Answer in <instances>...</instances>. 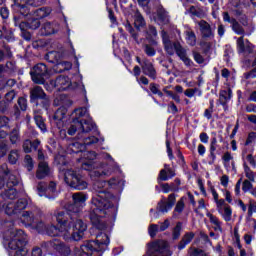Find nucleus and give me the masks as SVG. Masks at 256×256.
<instances>
[{
	"label": "nucleus",
	"mask_w": 256,
	"mask_h": 256,
	"mask_svg": "<svg viewBox=\"0 0 256 256\" xmlns=\"http://www.w3.org/2000/svg\"><path fill=\"white\" fill-rule=\"evenodd\" d=\"M64 181L66 185L72 187V189H77L78 191H83L87 189V183L77 172L73 169H68L64 172Z\"/></svg>",
	"instance_id": "1a4fd4ad"
},
{
	"label": "nucleus",
	"mask_w": 256,
	"mask_h": 256,
	"mask_svg": "<svg viewBox=\"0 0 256 256\" xmlns=\"http://www.w3.org/2000/svg\"><path fill=\"white\" fill-rule=\"evenodd\" d=\"M63 57V54L58 51H50L45 55L46 61H49V63H59Z\"/></svg>",
	"instance_id": "c756f323"
},
{
	"label": "nucleus",
	"mask_w": 256,
	"mask_h": 256,
	"mask_svg": "<svg viewBox=\"0 0 256 256\" xmlns=\"http://www.w3.org/2000/svg\"><path fill=\"white\" fill-rule=\"evenodd\" d=\"M159 225L157 224H152L149 226L148 228V233L150 235V237H155L157 235V233H159Z\"/></svg>",
	"instance_id": "3c124183"
},
{
	"label": "nucleus",
	"mask_w": 256,
	"mask_h": 256,
	"mask_svg": "<svg viewBox=\"0 0 256 256\" xmlns=\"http://www.w3.org/2000/svg\"><path fill=\"white\" fill-rule=\"evenodd\" d=\"M198 25L200 27L202 37L206 39H211L213 37V31H211V26L209 23H207L205 20H201Z\"/></svg>",
	"instance_id": "b1692460"
},
{
	"label": "nucleus",
	"mask_w": 256,
	"mask_h": 256,
	"mask_svg": "<svg viewBox=\"0 0 256 256\" xmlns=\"http://www.w3.org/2000/svg\"><path fill=\"white\" fill-rule=\"evenodd\" d=\"M20 219L25 225H33L36 221L35 213L31 211H25L21 214Z\"/></svg>",
	"instance_id": "c85d7f7f"
},
{
	"label": "nucleus",
	"mask_w": 256,
	"mask_h": 256,
	"mask_svg": "<svg viewBox=\"0 0 256 256\" xmlns=\"http://www.w3.org/2000/svg\"><path fill=\"white\" fill-rule=\"evenodd\" d=\"M134 26L136 29H142V27H145V19L139 12H136L134 15Z\"/></svg>",
	"instance_id": "e433bc0d"
},
{
	"label": "nucleus",
	"mask_w": 256,
	"mask_h": 256,
	"mask_svg": "<svg viewBox=\"0 0 256 256\" xmlns=\"http://www.w3.org/2000/svg\"><path fill=\"white\" fill-rule=\"evenodd\" d=\"M222 161L225 169L229 171V169H235V161L233 160V155L231 152H225L222 156Z\"/></svg>",
	"instance_id": "bb28decb"
},
{
	"label": "nucleus",
	"mask_w": 256,
	"mask_h": 256,
	"mask_svg": "<svg viewBox=\"0 0 256 256\" xmlns=\"http://www.w3.org/2000/svg\"><path fill=\"white\" fill-rule=\"evenodd\" d=\"M155 21L158 23V25H165L169 21V15L167 14V11H165L163 8H160L158 10L157 18Z\"/></svg>",
	"instance_id": "7c9ffc66"
},
{
	"label": "nucleus",
	"mask_w": 256,
	"mask_h": 256,
	"mask_svg": "<svg viewBox=\"0 0 256 256\" xmlns=\"http://www.w3.org/2000/svg\"><path fill=\"white\" fill-rule=\"evenodd\" d=\"M51 15V8L42 7L34 11H27L25 14H21L22 17H25L26 22H19V18L14 16L15 25H19L21 31L25 29H39L41 27V22L39 19H45Z\"/></svg>",
	"instance_id": "423d86ee"
},
{
	"label": "nucleus",
	"mask_w": 256,
	"mask_h": 256,
	"mask_svg": "<svg viewBox=\"0 0 256 256\" xmlns=\"http://www.w3.org/2000/svg\"><path fill=\"white\" fill-rule=\"evenodd\" d=\"M126 31H129L130 35H132L133 39L136 41V43H139V40H137V34H135V30L133 29V26H131V23L126 22L124 24Z\"/></svg>",
	"instance_id": "de8ad7c7"
},
{
	"label": "nucleus",
	"mask_w": 256,
	"mask_h": 256,
	"mask_svg": "<svg viewBox=\"0 0 256 256\" xmlns=\"http://www.w3.org/2000/svg\"><path fill=\"white\" fill-rule=\"evenodd\" d=\"M206 216L208 217L210 223L214 225V231H219V233H223V222L217 218V216L211 214V212H207Z\"/></svg>",
	"instance_id": "393cba45"
},
{
	"label": "nucleus",
	"mask_w": 256,
	"mask_h": 256,
	"mask_svg": "<svg viewBox=\"0 0 256 256\" xmlns=\"http://www.w3.org/2000/svg\"><path fill=\"white\" fill-rule=\"evenodd\" d=\"M54 217H55L59 227L57 228V226L51 225L50 227H46L45 232L50 237H62L63 238V227L66 228V226H65V212L60 211V212L54 214Z\"/></svg>",
	"instance_id": "2eb2a0df"
},
{
	"label": "nucleus",
	"mask_w": 256,
	"mask_h": 256,
	"mask_svg": "<svg viewBox=\"0 0 256 256\" xmlns=\"http://www.w3.org/2000/svg\"><path fill=\"white\" fill-rule=\"evenodd\" d=\"M87 199L89 197L83 192H77L72 195L73 203L67 206V211L65 213H70V215H77L87 205Z\"/></svg>",
	"instance_id": "9b49d317"
},
{
	"label": "nucleus",
	"mask_w": 256,
	"mask_h": 256,
	"mask_svg": "<svg viewBox=\"0 0 256 256\" xmlns=\"http://www.w3.org/2000/svg\"><path fill=\"white\" fill-rule=\"evenodd\" d=\"M50 86L56 91H67L71 87V80L67 76H59L57 79L50 81Z\"/></svg>",
	"instance_id": "dca6fc26"
},
{
	"label": "nucleus",
	"mask_w": 256,
	"mask_h": 256,
	"mask_svg": "<svg viewBox=\"0 0 256 256\" xmlns=\"http://www.w3.org/2000/svg\"><path fill=\"white\" fill-rule=\"evenodd\" d=\"M146 39L151 45L157 46V29L153 26H149L146 30Z\"/></svg>",
	"instance_id": "a878e982"
},
{
	"label": "nucleus",
	"mask_w": 256,
	"mask_h": 256,
	"mask_svg": "<svg viewBox=\"0 0 256 256\" xmlns=\"http://www.w3.org/2000/svg\"><path fill=\"white\" fill-rule=\"evenodd\" d=\"M219 147V145L217 144V138L213 137L210 140V151H217V148Z\"/></svg>",
	"instance_id": "774afa93"
},
{
	"label": "nucleus",
	"mask_w": 256,
	"mask_h": 256,
	"mask_svg": "<svg viewBox=\"0 0 256 256\" xmlns=\"http://www.w3.org/2000/svg\"><path fill=\"white\" fill-rule=\"evenodd\" d=\"M157 210L159 211V213H169V211H171V208H169L167 201L162 200L158 203Z\"/></svg>",
	"instance_id": "58836bf2"
},
{
	"label": "nucleus",
	"mask_w": 256,
	"mask_h": 256,
	"mask_svg": "<svg viewBox=\"0 0 256 256\" xmlns=\"http://www.w3.org/2000/svg\"><path fill=\"white\" fill-rule=\"evenodd\" d=\"M5 57H12L11 50L9 47H4L2 50H0V61H3Z\"/></svg>",
	"instance_id": "603ef678"
},
{
	"label": "nucleus",
	"mask_w": 256,
	"mask_h": 256,
	"mask_svg": "<svg viewBox=\"0 0 256 256\" xmlns=\"http://www.w3.org/2000/svg\"><path fill=\"white\" fill-rule=\"evenodd\" d=\"M143 256H171L169 243L165 240H158L148 244V250Z\"/></svg>",
	"instance_id": "9d476101"
},
{
	"label": "nucleus",
	"mask_w": 256,
	"mask_h": 256,
	"mask_svg": "<svg viewBox=\"0 0 256 256\" xmlns=\"http://www.w3.org/2000/svg\"><path fill=\"white\" fill-rule=\"evenodd\" d=\"M84 159H86V162H83L82 169L85 171H93L95 169V159L97 158V153L95 152H84Z\"/></svg>",
	"instance_id": "a211bd4d"
},
{
	"label": "nucleus",
	"mask_w": 256,
	"mask_h": 256,
	"mask_svg": "<svg viewBox=\"0 0 256 256\" xmlns=\"http://www.w3.org/2000/svg\"><path fill=\"white\" fill-rule=\"evenodd\" d=\"M175 194H170L168 196V201L166 202L168 205V209H173V205H175Z\"/></svg>",
	"instance_id": "69168bd1"
},
{
	"label": "nucleus",
	"mask_w": 256,
	"mask_h": 256,
	"mask_svg": "<svg viewBox=\"0 0 256 256\" xmlns=\"http://www.w3.org/2000/svg\"><path fill=\"white\" fill-rule=\"evenodd\" d=\"M105 185H107V182H96L94 184V191L97 193L92 197L90 206V221L99 231H105L107 229V224L101 218L115 213V206H113L111 194L99 190L105 187Z\"/></svg>",
	"instance_id": "f03ea898"
},
{
	"label": "nucleus",
	"mask_w": 256,
	"mask_h": 256,
	"mask_svg": "<svg viewBox=\"0 0 256 256\" xmlns=\"http://www.w3.org/2000/svg\"><path fill=\"white\" fill-rule=\"evenodd\" d=\"M37 191H38V195L40 197H43V195L45 194V191H47V183L39 182L37 185Z\"/></svg>",
	"instance_id": "8fccbe9b"
},
{
	"label": "nucleus",
	"mask_w": 256,
	"mask_h": 256,
	"mask_svg": "<svg viewBox=\"0 0 256 256\" xmlns=\"http://www.w3.org/2000/svg\"><path fill=\"white\" fill-rule=\"evenodd\" d=\"M193 237H195V234H193V232L186 233L182 240L180 241L178 249L180 251L181 249H185V247H187V245H189V243L193 241Z\"/></svg>",
	"instance_id": "473e14b6"
},
{
	"label": "nucleus",
	"mask_w": 256,
	"mask_h": 256,
	"mask_svg": "<svg viewBox=\"0 0 256 256\" xmlns=\"http://www.w3.org/2000/svg\"><path fill=\"white\" fill-rule=\"evenodd\" d=\"M109 235L101 232L97 234L96 241L85 242L82 246L74 249V256H89L93 253H99L105 251L109 246Z\"/></svg>",
	"instance_id": "0eeeda50"
},
{
	"label": "nucleus",
	"mask_w": 256,
	"mask_h": 256,
	"mask_svg": "<svg viewBox=\"0 0 256 256\" xmlns=\"http://www.w3.org/2000/svg\"><path fill=\"white\" fill-rule=\"evenodd\" d=\"M73 115H75L74 121H79L81 117L89 116V110L87 109V107H80L74 110Z\"/></svg>",
	"instance_id": "72a5a7b5"
},
{
	"label": "nucleus",
	"mask_w": 256,
	"mask_h": 256,
	"mask_svg": "<svg viewBox=\"0 0 256 256\" xmlns=\"http://www.w3.org/2000/svg\"><path fill=\"white\" fill-rule=\"evenodd\" d=\"M31 97H45V91L40 86H35L31 90Z\"/></svg>",
	"instance_id": "a19ab883"
},
{
	"label": "nucleus",
	"mask_w": 256,
	"mask_h": 256,
	"mask_svg": "<svg viewBox=\"0 0 256 256\" xmlns=\"http://www.w3.org/2000/svg\"><path fill=\"white\" fill-rule=\"evenodd\" d=\"M55 107H60L54 114L55 121H63L67 115V107L73 105V101L69 97H56L54 99Z\"/></svg>",
	"instance_id": "f8f14e48"
},
{
	"label": "nucleus",
	"mask_w": 256,
	"mask_h": 256,
	"mask_svg": "<svg viewBox=\"0 0 256 256\" xmlns=\"http://www.w3.org/2000/svg\"><path fill=\"white\" fill-rule=\"evenodd\" d=\"M31 227H34V229L38 230V233H45L47 230V226L43 222H38L37 220L34 221V223L31 225Z\"/></svg>",
	"instance_id": "79ce46f5"
},
{
	"label": "nucleus",
	"mask_w": 256,
	"mask_h": 256,
	"mask_svg": "<svg viewBox=\"0 0 256 256\" xmlns=\"http://www.w3.org/2000/svg\"><path fill=\"white\" fill-rule=\"evenodd\" d=\"M181 229H182V224L181 222H178L175 226V228L173 229V239H179V237H181Z\"/></svg>",
	"instance_id": "49530a36"
},
{
	"label": "nucleus",
	"mask_w": 256,
	"mask_h": 256,
	"mask_svg": "<svg viewBox=\"0 0 256 256\" xmlns=\"http://www.w3.org/2000/svg\"><path fill=\"white\" fill-rule=\"evenodd\" d=\"M189 12L194 15L195 17H201V15H203V13L201 12V10L195 6H191L189 8Z\"/></svg>",
	"instance_id": "e2e57ef3"
},
{
	"label": "nucleus",
	"mask_w": 256,
	"mask_h": 256,
	"mask_svg": "<svg viewBox=\"0 0 256 256\" xmlns=\"http://www.w3.org/2000/svg\"><path fill=\"white\" fill-rule=\"evenodd\" d=\"M34 121H35L37 127H39V129L41 131H43V132L47 131V127L45 126V121H43V117L35 116Z\"/></svg>",
	"instance_id": "37998d69"
},
{
	"label": "nucleus",
	"mask_w": 256,
	"mask_h": 256,
	"mask_svg": "<svg viewBox=\"0 0 256 256\" xmlns=\"http://www.w3.org/2000/svg\"><path fill=\"white\" fill-rule=\"evenodd\" d=\"M237 49H238V52L240 53H245V51L247 53H251V51L255 49V46L251 44L249 41L243 40V37H240L237 39Z\"/></svg>",
	"instance_id": "aec40b11"
},
{
	"label": "nucleus",
	"mask_w": 256,
	"mask_h": 256,
	"mask_svg": "<svg viewBox=\"0 0 256 256\" xmlns=\"http://www.w3.org/2000/svg\"><path fill=\"white\" fill-rule=\"evenodd\" d=\"M219 215H221L224 221L229 223V221H231L233 217V210L231 209V206H225L224 209L222 210V213H219Z\"/></svg>",
	"instance_id": "f704fd0d"
},
{
	"label": "nucleus",
	"mask_w": 256,
	"mask_h": 256,
	"mask_svg": "<svg viewBox=\"0 0 256 256\" xmlns=\"http://www.w3.org/2000/svg\"><path fill=\"white\" fill-rule=\"evenodd\" d=\"M144 52L146 53V55H148V57H155V55L157 53L155 48L149 44H146L144 46Z\"/></svg>",
	"instance_id": "c03bdc74"
},
{
	"label": "nucleus",
	"mask_w": 256,
	"mask_h": 256,
	"mask_svg": "<svg viewBox=\"0 0 256 256\" xmlns=\"http://www.w3.org/2000/svg\"><path fill=\"white\" fill-rule=\"evenodd\" d=\"M251 189H253V184L249 180H245L242 184V191L244 193H251Z\"/></svg>",
	"instance_id": "6e6d98bb"
},
{
	"label": "nucleus",
	"mask_w": 256,
	"mask_h": 256,
	"mask_svg": "<svg viewBox=\"0 0 256 256\" xmlns=\"http://www.w3.org/2000/svg\"><path fill=\"white\" fill-rule=\"evenodd\" d=\"M204 117H206V119L213 117V100L210 101V108L204 111Z\"/></svg>",
	"instance_id": "052dcab7"
},
{
	"label": "nucleus",
	"mask_w": 256,
	"mask_h": 256,
	"mask_svg": "<svg viewBox=\"0 0 256 256\" xmlns=\"http://www.w3.org/2000/svg\"><path fill=\"white\" fill-rule=\"evenodd\" d=\"M8 161L12 165H15V163H17V161H19V151H17V150L10 151V153L8 155Z\"/></svg>",
	"instance_id": "ea45409f"
},
{
	"label": "nucleus",
	"mask_w": 256,
	"mask_h": 256,
	"mask_svg": "<svg viewBox=\"0 0 256 256\" xmlns=\"http://www.w3.org/2000/svg\"><path fill=\"white\" fill-rule=\"evenodd\" d=\"M19 185V178L14 174H9L7 164L0 166V190L3 189L0 194V211H4L9 217L19 219L21 212L29 205V200L21 198L17 202L18 194L14 188Z\"/></svg>",
	"instance_id": "f257e3e1"
},
{
	"label": "nucleus",
	"mask_w": 256,
	"mask_h": 256,
	"mask_svg": "<svg viewBox=\"0 0 256 256\" xmlns=\"http://www.w3.org/2000/svg\"><path fill=\"white\" fill-rule=\"evenodd\" d=\"M64 223L62 234L65 241H81L83 239L87 231V224L77 218V214L65 213Z\"/></svg>",
	"instance_id": "20e7f679"
},
{
	"label": "nucleus",
	"mask_w": 256,
	"mask_h": 256,
	"mask_svg": "<svg viewBox=\"0 0 256 256\" xmlns=\"http://www.w3.org/2000/svg\"><path fill=\"white\" fill-rule=\"evenodd\" d=\"M3 243L8 247L9 256H27V235L23 230L11 228L4 232Z\"/></svg>",
	"instance_id": "7ed1b4c3"
},
{
	"label": "nucleus",
	"mask_w": 256,
	"mask_h": 256,
	"mask_svg": "<svg viewBox=\"0 0 256 256\" xmlns=\"http://www.w3.org/2000/svg\"><path fill=\"white\" fill-rule=\"evenodd\" d=\"M95 129V123L91 120H73L68 128V135H75L77 133L78 139H82L85 147L99 143V138L95 136L87 137Z\"/></svg>",
	"instance_id": "39448f33"
},
{
	"label": "nucleus",
	"mask_w": 256,
	"mask_h": 256,
	"mask_svg": "<svg viewBox=\"0 0 256 256\" xmlns=\"http://www.w3.org/2000/svg\"><path fill=\"white\" fill-rule=\"evenodd\" d=\"M24 163L28 171H33V158L30 155L25 156Z\"/></svg>",
	"instance_id": "09e8293b"
},
{
	"label": "nucleus",
	"mask_w": 256,
	"mask_h": 256,
	"mask_svg": "<svg viewBox=\"0 0 256 256\" xmlns=\"http://www.w3.org/2000/svg\"><path fill=\"white\" fill-rule=\"evenodd\" d=\"M83 145L79 142H75L69 145V149H71L72 153H79V151H83Z\"/></svg>",
	"instance_id": "a18cd8bd"
},
{
	"label": "nucleus",
	"mask_w": 256,
	"mask_h": 256,
	"mask_svg": "<svg viewBox=\"0 0 256 256\" xmlns=\"http://www.w3.org/2000/svg\"><path fill=\"white\" fill-rule=\"evenodd\" d=\"M253 213H256V202L251 199L249 200L248 215H253Z\"/></svg>",
	"instance_id": "13d9d810"
},
{
	"label": "nucleus",
	"mask_w": 256,
	"mask_h": 256,
	"mask_svg": "<svg viewBox=\"0 0 256 256\" xmlns=\"http://www.w3.org/2000/svg\"><path fill=\"white\" fill-rule=\"evenodd\" d=\"M30 75L34 83L42 85V83H45V79H49L51 71H49L47 65L40 63L33 67L30 71Z\"/></svg>",
	"instance_id": "4468645a"
},
{
	"label": "nucleus",
	"mask_w": 256,
	"mask_h": 256,
	"mask_svg": "<svg viewBox=\"0 0 256 256\" xmlns=\"http://www.w3.org/2000/svg\"><path fill=\"white\" fill-rule=\"evenodd\" d=\"M150 91L151 93H153V95H163L161 93V90H159V86H157L156 84H150Z\"/></svg>",
	"instance_id": "338daca9"
},
{
	"label": "nucleus",
	"mask_w": 256,
	"mask_h": 256,
	"mask_svg": "<svg viewBox=\"0 0 256 256\" xmlns=\"http://www.w3.org/2000/svg\"><path fill=\"white\" fill-rule=\"evenodd\" d=\"M18 107L21 111H27V99L25 97L18 98Z\"/></svg>",
	"instance_id": "4d7b16f0"
},
{
	"label": "nucleus",
	"mask_w": 256,
	"mask_h": 256,
	"mask_svg": "<svg viewBox=\"0 0 256 256\" xmlns=\"http://www.w3.org/2000/svg\"><path fill=\"white\" fill-rule=\"evenodd\" d=\"M186 41L188 45H191V47H195L197 45V36L195 35V32L191 30L186 31Z\"/></svg>",
	"instance_id": "4c0bfd02"
},
{
	"label": "nucleus",
	"mask_w": 256,
	"mask_h": 256,
	"mask_svg": "<svg viewBox=\"0 0 256 256\" xmlns=\"http://www.w3.org/2000/svg\"><path fill=\"white\" fill-rule=\"evenodd\" d=\"M215 203H216L218 213H222V211L225 209V207H229V205H227V203H225L224 199L217 200Z\"/></svg>",
	"instance_id": "864d4df0"
},
{
	"label": "nucleus",
	"mask_w": 256,
	"mask_h": 256,
	"mask_svg": "<svg viewBox=\"0 0 256 256\" xmlns=\"http://www.w3.org/2000/svg\"><path fill=\"white\" fill-rule=\"evenodd\" d=\"M183 209H185V201L182 198L177 202L174 213H183Z\"/></svg>",
	"instance_id": "5fc2aeb1"
},
{
	"label": "nucleus",
	"mask_w": 256,
	"mask_h": 256,
	"mask_svg": "<svg viewBox=\"0 0 256 256\" xmlns=\"http://www.w3.org/2000/svg\"><path fill=\"white\" fill-rule=\"evenodd\" d=\"M10 142L12 145H17L21 141V135L19 134V128H14L9 135Z\"/></svg>",
	"instance_id": "c9c22d12"
},
{
	"label": "nucleus",
	"mask_w": 256,
	"mask_h": 256,
	"mask_svg": "<svg viewBox=\"0 0 256 256\" xmlns=\"http://www.w3.org/2000/svg\"><path fill=\"white\" fill-rule=\"evenodd\" d=\"M49 173V164H47L45 161H41L36 172L37 179H45V177H48Z\"/></svg>",
	"instance_id": "5701e85b"
},
{
	"label": "nucleus",
	"mask_w": 256,
	"mask_h": 256,
	"mask_svg": "<svg viewBox=\"0 0 256 256\" xmlns=\"http://www.w3.org/2000/svg\"><path fill=\"white\" fill-rule=\"evenodd\" d=\"M7 105H9V100L5 97H0V112L3 113L7 109Z\"/></svg>",
	"instance_id": "bf43d9fd"
},
{
	"label": "nucleus",
	"mask_w": 256,
	"mask_h": 256,
	"mask_svg": "<svg viewBox=\"0 0 256 256\" xmlns=\"http://www.w3.org/2000/svg\"><path fill=\"white\" fill-rule=\"evenodd\" d=\"M158 179H160V181H169V176L167 175L166 168H164L160 171Z\"/></svg>",
	"instance_id": "0e129e2a"
},
{
	"label": "nucleus",
	"mask_w": 256,
	"mask_h": 256,
	"mask_svg": "<svg viewBox=\"0 0 256 256\" xmlns=\"http://www.w3.org/2000/svg\"><path fill=\"white\" fill-rule=\"evenodd\" d=\"M142 70L144 75H147L151 79H155L157 77V72L153 67V64L148 60H143Z\"/></svg>",
	"instance_id": "4be33fe9"
},
{
	"label": "nucleus",
	"mask_w": 256,
	"mask_h": 256,
	"mask_svg": "<svg viewBox=\"0 0 256 256\" xmlns=\"http://www.w3.org/2000/svg\"><path fill=\"white\" fill-rule=\"evenodd\" d=\"M223 21H225V23H230L232 25L233 31L236 32L237 35H243V33H245L243 27L239 25V22H237V20L231 18V16H229V13H223Z\"/></svg>",
	"instance_id": "6ab92c4d"
},
{
	"label": "nucleus",
	"mask_w": 256,
	"mask_h": 256,
	"mask_svg": "<svg viewBox=\"0 0 256 256\" xmlns=\"http://www.w3.org/2000/svg\"><path fill=\"white\" fill-rule=\"evenodd\" d=\"M59 30V24L57 22H46L41 28V35H54Z\"/></svg>",
	"instance_id": "412c9836"
},
{
	"label": "nucleus",
	"mask_w": 256,
	"mask_h": 256,
	"mask_svg": "<svg viewBox=\"0 0 256 256\" xmlns=\"http://www.w3.org/2000/svg\"><path fill=\"white\" fill-rule=\"evenodd\" d=\"M252 143H256V132L249 133L245 145H251Z\"/></svg>",
	"instance_id": "680f3d73"
},
{
	"label": "nucleus",
	"mask_w": 256,
	"mask_h": 256,
	"mask_svg": "<svg viewBox=\"0 0 256 256\" xmlns=\"http://www.w3.org/2000/svg\"><path fill=\"white\" fill-rule=\"evenodd\" d=\"M73 67V64L68 61L64 62H58L56 65H54L53 69L56 73H63V71H69Z\"/></svg>",
	"instance_id": "2f4dec72"
},
{
	"label": "nucleus",
	"mask_w": 256,
	"mask_h": 256,
	"mask_svg": "<svg viewBox=\"0 0 256 256\" xmlns=\"http://www.w3.org/2000/svg\"><path fill=\"white\" fill-rule=\"evenodd\" d=\"M161 35L165 51L168 53V55H174L176 53V55L180 57L181 61H183V63L189 67L193 62L187 57V52L185 49H183V47H181V44L171 42V40H169V35L164 30L162 31Z\"/></svg>",
	"instance_id": "6e6552de"
},
{
	"label": "nucleus",
	"mask_w": 256,
	"mask_h": 256,
	"mask_svg": "<svg viewBox=\"0 0 256 256\" xmlns=\"http://www.w3.org/2000/svg\"><path fill=\"white\" fill-rule=\"evenodd\" d=\"M45 1L47 0H14L12 4V9L14 13H20V15H25L29 11L27 5L30 7H41V5H45Z\"/></svg>",
	"instance_id": "ddd939ff"
},
{
	"label": "nucleus",
	"mask_w": 256,
	"mask_h": 256,
	"mask_svg": "<svg viewBox=\"0 0 256 256\" xmlns=\"http://www.w3.org/2000/svg\"><path fill=\"white\" fill-rule=\"evenodd\" d=\"M39 145H41V141L35 140L34 142H31V140H25L23 143V150L24 153H31V151L37 150L39 148Z\"/></svg>",
	"instance_id": "cd10ccee"
},
{
	"label": "nucleus",
	"mask_w": 256,
	"mask_h": 256,
	"mask_svg": "<svg viewBox=\"0 0 256 256\" xmlns=\"http://www.w3.org/2000/svg\"><path fill=\"white\" fill-rule=\"evenodd\" d=\"M241 3H243V0H233L232 5L234 9L232 10L233 15L239 19V21L242 23V25H247V16L243 14V11L241 10Z\"/></svg>",
	"instance_id": "f3484780"
}]
</instances>
